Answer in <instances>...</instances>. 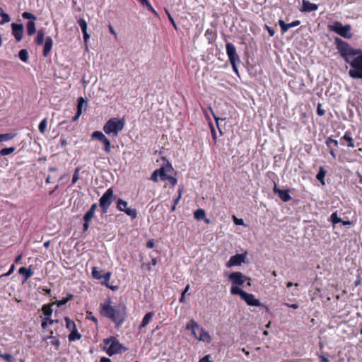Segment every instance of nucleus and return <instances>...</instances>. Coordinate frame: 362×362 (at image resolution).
<instances>
[{
    "label": "nucleus",
    "mask_w": 362,
    "mask_h": 362,
    "mask_svg": "<svg viewBox=\"0 0 362 362\" xmlns=\"http://www.w3.org/2000/svg\"><path fill=\"white\" fill-rule=\"evenodd\" d=\"M334 44L341 57L351 66L349 71V76L354 79H362V50L351 47L339 37L334 38Z\"/></svg>",
    "instance_id": "f257e3e1"
},
{
    "label": "nucleus",
    "mask_w": 362,
    "mask_h": 362,
    "mask_svg": "<svg viewBox=\"0 0 362 362\" xmlns=\"http://www.w3.org/2000/svg\"><path fill=\"white\" fill-rule=\"evenodd\" d=\"M110 303V300L108 299L107 301L100 303V315L111 320L116 324L117 327H119L125 320L126 313L121 310L119 308L111 305Z\"/></svg>",
    "instance_id": "f03ea898"
},
{
    "label": "nucleus",
    "mask_w": 362,
    "mask_h": 362,
    "mask_svg": "<svg viewBox=\"0 0 362 362\" xmlns=\"http://www.w3.org/2000/svg\"><path fill=\"white\" fill-rule=\"evenodd\" d=\"M185 329L191 330L193 337L198 341L207 344L211 341V337L209 332L206 331L193 319L186 324Z\"/></svg>",
    "instance_id": "7ed1b4c3"
},
{
    "label": "nucleus",
    "mask_w": 362,
    "mask_h": 362,
    "mask_svg": "<svg viewBox=\"0 0 362 362\" xmlns=\"http://www.w3.org/2000/svg\"><path fill=\"white\" fill-rule=\"evenodd\" d=\"M125 125V120L124 118L118 119L116 117L110 118L108 119L103 126V131L107 135L112 136H117L119 132H121Z\"/></svg>",
    "instance_id": "20e7f679"
},
{
    "label": "nucleus",
    "mask_w": 362,
    "mask_h": 362,
    "mask_svg": "<svg viewBox=\"0 0 362 362\" xmlns=\"http://www.w3.org/2000/svg\"><path fill=\"white\" fill-rule=\"evenodd\" d=\"M103 343L105 345V349L106 354L109 356H112L118 354H122L127 350V348L122 345L115 337H110L109 338L104 339Z\"/></svg>",
    "instance_id": "39448f33"
},
{
    "label": "nucleus",
    "mask_w": 362,
    "mask_h": 362,
    "mask_svg": "<svg viewBox=\"0 0 362 362\" xmlns=\"http://www.w3.org/2000/svg\"><path fill=\"white\" fill-rule=\"evenodd\" d=\"M327 28L329 31L334 32L344 38L352 37L351 26L349 24L343 25L341 22L335 21L332 24H329Z\"/></svg>",
    "instance_id": "423d86ee"
},
{
    "label": "nucleus",
    "mask_w": 362,
    "mask_h": 362,
    "mask_svg": "<svg viewBox=\"0 0 362 362\" xmlns=\"http://www.w3.org/2000/svg\"><path fill=\"white\" fill-rule=\"evenodd\" d=\"M114 190L112 187L107 189L99 199L100 207L103 214H106L113 201L115 199Z\"/></svg>",
    "instance_id": "0eeeda50"
},
{
    "label": "nucleus",
    "mask_w": 362,
    "mask_h": 362,
    "mask_svg": "<svg viewBox=\"0 0 362 362\" xmlns=\"http://www.w3.org/2000/svg\"><path fill=\"white\" fill-rule=\"evenodd\" d=\"M226 49L233 71L238 73L236 64L240 62V58L236 52L235 47L232 43L227 42L226 45Z\"/></svg>",
    "instance_id": "6e6552de"
},
{
    "label": "nucleus",
    "mask_w": 362,
    "mask_h": 362,
    "mask_svg": "<svg viewBox=\"0 0 362 362\" xmlns=\"http://www.w3.org/2000/svg\"><path fill=\"white\" fill-rule=\"evenodd\" d=\"M128 203L119 198L117 201V209L122 212L125 213L127 216H130L132 219H134L137 216V211L135 209L128 208Z\"/></svg>",
    "instance_id": "1a4fd4ad"
},
{
    "label": "nucleus",
    "mask_w": 362,
    "mask_h": 362,
    "mask_svg": "<svg viewBox=\"0 0 362 362\" xmlns=\"http://www.w3.org/2000/svg\"><path fill=\"white\" fill-rule=\"evenodd\" d=\"M246 256V253L237 254L231 256L229 261L226 263L227 267L240 265L243 262H245Z\"/></svg>",
    "instance_id": "9d476101"
},
{
    "label": "nucleus",
    "mask_w": 362,
    "mask_h": 362,
    "mask_svg": "<svg viewBox=\"0 0 362 362\" xmlns=\"http://www.w3.org/2000/svg\"><path fill=\"white\" fill-rule=\"evenodd\" d=\"M233 285L242 286L247 280V277L240 272H235L230 274L228 276Z\"/></svg>",
    "instance_id": "9b49d317"
},
{
    "label": "nucleus",
    "mask_w": 362,
    "mask_h": 362,
    "mask_svg": "<svg viewBox=\"0 0 362 362\" xmlns=\"http://www.w3.org/2000/svg\"><path fill=\"white\" fill-rule=\"evenodd\" d=\"M12 34L16 38L17 42L22 40L23 35V25L22 24H18L13 23L11 24Z\"/></svg>",
    "instance_id": "f8f14e48"
},
{
    "label": "nucleus",
    "mask_w": 362,
    "mask_h": 362,
    "mask_svg": "<svg viewBox=\"0 0 362 362\" xmlns=\"http://www.w3.org/2000/svg\"><path fill=\"white\" fill-rule=\"evenodd\" d=\"M241 298L244 300L248 305L250 306H259L261 305V303L258 299L255 298V296L252 293H248L247 292H244Z\"/></svg>",
    "instance_id": "ddd939ff"
},
{
    "label": "nucleus",
    "mask_w": 362,
    "mask_h": 362,
    "mask_svg": "<svg viewBox=\"0 0 362 362\" xmlns=\"http://www.w3.org/2000/svg\"><path fill=\"white\" fill-rule=\"evenodd\" d=\"M340 142L341 145H346L349 148L355 147L354 140L352 137V134L351 131H346L343 136L340 139Z\"/></svg>",
    "instance_id": "4468645a"
},
{
    "label": "nucleus",
    "mask_w": 362,
    "mask_h": 362,
    "mask_svg": "<svg viewBox=\"0 0 362 362\" xmlns=\"http://www.w3.org/2000/svg\"><path fill=\"white\" fill-rule=\"evenodd\" d=\"M273 192L274 194H277L279 198L284 202H287L291 199V197L289 194L288 189H281L277 187L276 185L274 184V187L273 188Z\"/></svg>",
    "instance_id": "2eb2a0df"
},
{
    "label": "nucleus",
    "mask_w": 362,
    "mask_h": 362,
    "mask_svg": "<svg viewBox=\"0 0 362 362\" xmlns=\"http://www.w3.org/2000/svg\"><path fill=\"white\" fill-rule=\"evenodd\" d=\"M279 25L281 27L282 34H284L291 28L296 27L300 25V21H295L290 23H286L282 19L279 20Z\"/></svg>",
    "instance_id": "dca6fc26"
},
{
    "label": "nucleus",
    "mask_w": 362,
    "mask_h": 362,
    "mask_svg": "<svg viewBox=\"0 0 362 362\" xmlns=\"http://www.w3.org/2000/svg\"><path fill=\"white\" fill-rule=\"evenodd\" d=\"M78 24L79 25L83 33L84 42L85 44H87L90 38V35L87 32V23L83 18H80L78 20Z\"/></svg>",
    "instance_id": "f3484780"
},
{
    "label": "nucleus",
    "mask_w": 362,
    "mask_h": 362,
    "mask_svg": "<svg viewBox=\"0 0 362 362\" xmlns=\"http://www.w3.org/2000/svg\"><path fill=\"white\" fill-rule=\"evenodd\" d=\"M53 46V40L51 37H47L45 38V45L43 48V56L47 57L49 55L52 48Z\"/></svg>",
    "instance_id": "a211bd4d"
},
{
    "label": "nucleus",
    "mask_w": 362,
    "mask_h": 362,
    "mask_svg": "<svg viewBox=\"0 0 362 362\" xmlns=\"http://www.w3.org/2000/svg\"><path fill=\"white\" fill-rule=\"evenodd\" d=\"M318 8V6L315 4L310 3L308 1L303 0L302 4V11L304 12H310L313 11H316Z\"/></svg>",
    "instance_id": "6ab92c4d"
},
{
    "label": "nucleus",
    "mask_w": 362,
    "mask_h": 362,
    "mask_svg": "<svg viewBox=\"0 0 362 362\" xmlns=\"http://www.w3.org/2000/svg\"><path fill=\"white\" fill-rule=\"evenodd\" d=\"M18 273L23 276L24 281H27L33 275V272L31 269V267L29 268L22 267L18 269Z\"/></svg>",
    "instance_id": "aec40b11"
},
{
    "label": "nucleus",
    "mask_w": 362,
    "mask_h": 362,
    "mask_svg": "<svg viewBox=\"0 0 362 362\" xmlns=\"http://www.w3.org/2000/svg\"><path fill=\"white\" fill-rule=\"evenodd\" d=\"M111 272H106L105 274H103L102 276V281H101V284L102 285H104L106 287L112 289V290H115L117 288V287L115 286H110L109 284V282H110V278H111Z\"/></svg>",
    "instance_id": "412c9836"
},
{
    "label": "nucleus",
    "mask_w": 362,
    "mask_h": 362,
    "mask_svg": "<svg viewBox=\"0 0 362 362\" xmlns=\"http://www.w3.org/2000/svg\"><path fill=\"white\" fill-rule=\"evenodd\" d=\"M55 303H51L48 304H45L42 307V310L43 312V314L45 315V317H49L52 315L53 313L52 310V305H54Z\"/></svg>",
    "instance_id": "4be33fe9"
},
{
    "label": "nucleus",
    "mask_w": 362,
    "mask_h": 362,
    "mask_svg": "<svg viewBox=\"0 0 362 362\" xmlns=\"http://www.w3.org/2000/svg\"><path fill=\"white\" fill-rule=\"evenodd\" d=\"M153 316H154V312L152 311V312L147 313L144 315L139 328L141 329L142 327H146Z\"/></svg>",
    "instance_id": "5701e85b"
},
{
    "label": "nucleus",
    "mask_w": 362,
    "mask_h": 362,
    "mask_svg": "<svg viewBox=\"0 0 362 362\" xmlns=\"http://www.w3.org/2000/svg\"><path fill=\"white\" fill-rule=\"evenodd\" d=\"M45 33L42 29L38 30L37 32V36L35 39V42L37 45H42L44 42Z\"/></svg>",
    "instance_id": "b1692460"
},
{
    "label": "nucleus",
    "mask_w": 362,
    "mask_h": 362,
    "mask_svg": "<svg viewBox=\"0 0 362 362\" xmlns=\"http://www.w3.org/2000/svg\"><path fill=\"white\" fill-rule=\"evenodd\" d=\"M48 339L51 340L50 341L51 345L54 346L56 348V349L58 350L59 348V346H60L59 339L54 336H47L44 338L45 341H47Z\"/></svg>",
    "instance_id": "393cba45"
},
{
    "label": "nucleus",
    "mask_w": 362,
    "mask_h": 362,
    "mask_svg": "<svg viewBox=\"0 0 362 362\" xmlns=\"http://www.w3.org/2000/svg\"><path fill=\"white\" fill-rule=\"evenodd\" d=\"M68 338L69 341H74L79 340L81 338V334L78 332L77 329H76L71 331Z\"/></svg>",
    "instance_id": "a878e982"
},
{
    "label": "nucleus",
    "mask_w": 362,
    "mask_h": 362,
    "mask_svg": "<svg viewBox=\"0 0 362 362\" xmlns=\"http://www.w3.org/2000/svg\"><path fill=\"white\" fill-rule=\"evenodd\" d=\"M101 142L103 144V151L106 153H110L112 148L110 141L106 136H105Z\"/></svg>",
    "instance_id": "bb28decb"
},
{
    "label": "nucleus",
    "mask_w": 362,
    "mask_h": 362,
    "mask_svg": "<svg viewBox=\"0 0 362 362\" xmlns=\"http://www.w3.org/2000/svg\"><path fill=\"white\" fill-rule=\"evenodd\" d=\"M28 35L31 36L36 32L35 21H28L26 24Z\"/></svg>",
    "instance_id": "cd10ccee"
},
{
    "label": "nucleus",
    "mask_w": 362,
    "mask_h": 362,
    "mask_svg": "<svg viewBox=\"0 0 362 362\" xmlns=\"http://www.w3.org/2000/svg\"><path fill=\"white\" fill-rule=\"evenodd\" d=\"M327 171L324 169L323 167H320L319 172L317 173L316 175L317 180H318L322 185H325V177L326 175Z\"/></svg>",
    "instance_id": "c85d7f7f"
},
{
    "label": "nucleus",
    "mask_w": 362,
    "mask_h": 362,
    "mask_svg": "<svg viewBox=\"0 0 362 362\" xmlns=\"http://www.w3.org/2000/svg\"><path fill=\"white\" fill-rule=\"evenodd\" d=\"M16 133H6L0 134V143L3 141H8L16 137Z\"/></svg>",
    "instance_id": "c756f323"
},
{
    "label": "nucleus",
    "mask_w": 362,
    "mask_h": 362,
    "mask_svg": "<svg viewBox=\"0 0 362 362\" xmlns=\"http://www.w3.org/2000/svg\"><path fill=\"white\" fill-rule=\"evenodd\" d=\"M64 320L66 322V329L70 331L77 329L74 321L71 320L69 317H65Z\"/></svg>",
    "instance_id": "7c9ffc66"
},
{
    "label": "nucleus",
    "mask_w": 362,
    "mask_h": 362,
    "mask_svg": "<svg viewBox=\"0 0 362 362\" xmlns=\"http://www.w3.org/2000/svg\"><path fill=\"white\" fill-rule=\"evenodd\" d=\"M74 298V295L72 293H67L66 298H63L62 299L57 300L55 303V304L57 305V306H62L65 305L69 300H71Z\"/></svg>",
    "instance_id": "2f4dec72"
},
{
    "label": "nucleus",
    "mask_w": 362,
    "mask_h": 362,
    "mask_svg": "<svg viewBox=\"0 0 362 362\" xmlns=\"http://www.w3.org/2000/svg\"><path fill=\"white\" fill-rule=\"evenodd\" d=\"M57 320H52L49 317H45L42 322L41 326L43 329H45L49 325H52L54 323H57Z\"/></svg>",
    "instance_id": "473e14b6"
},
{
    "label": "nucleus",
    "mask_w": 362,
    "mask_h": 362,
    "mask_svg": "<svg viewBox=\"0 0 362 362\" xmlns=\"http://www.w3.org/2000/svg\"><path fill=\"white\" fill-rule=\"evenodd\" d=\"M158 264L157 258L153 257L151 259V262L148 264H142L141 268L142 269H146L148 271H150L151 269V266H156Z\"/></svg>",
    "instance_id": "72a5a7b5"
},
{
    "label": "nucleus",
    "mask_w": 362,
    "mask_h": 362,
    "mask_svg": "<svg viewBox=\"0 0 362 362\" xmlns=\"http://www.w3.org/2000/svg\"><path fill=\"white\" fill-rule=\"evenodd\" d=\"M205 211L202 209H199L196 210L194 213V216L197 220H202L205 218Z\"/></svg>",
    "instance_id": "f704fd0d"
},
{
    "label": "nucleus",
    "mask_w": 362,
    "mask_h": 362,
    "mask_svg": "<svg viewBox=\"0 0 362 362\" xmlns=\"http://www.w3.org/2000/svg\"><path fill=\"white\" fill-rule=\"evenodd\" d=\"M244 292L245 291L243 290H242L236 285H233V286L230 288V293L233 295H239L241 297Z\"/></svg>",
    "instance_id": "c9c22d12"
},
{
    "label": "nucleus",
    "mask_w": 362,
    "mask_h": 362,
    "mask_svg": "<svg viewBox=\"0 0 362 362\" xmlns=\"http://www.w3.org/2000/svg\"><path fill=\"white\" fill-rule=\"evenodd\" d=\"M0 16L2 17V21L1 22V24L8 23L11 21V18H10L9 15L6 13L1 7H0Z\"/></svg>",
    "instance_id": "e433bc0d"
},
{
    "label": "nucleus",
    "mask_w": 362,
    "mask_h": 362,
    "mask_svg": "<svg viewBox=\"0 0 362 362\" xmlns=\"http://www.w3.org/2000/svg\"><path fill=\"white\" fill-rule=\"evenodd\" d=\"M105 136V135L102 132H100V131H95L91 134L92 139H97L100 141H101Z\"/></svg>",
    "instance_id": "4c0bfd02"
},
{
    "label": "nucleus",
    "mask_w": 362,
    "mask_h": 362,
    "mask_svg": "<svg viewBox=\"0 0 362 362\" xmlns=\"http://www.w3.org/2000/svg\"><path fill=\"white\" fill-rule=\"evenodd\" d=\"M325 144L327 148L332 147V144H333L334 147H337L339 142L337 140L332 139V136H329L326 139Z\"/></svg>",
    "instance_id": "58836bf2"
},
{
    "label": "nucleus",
    "mask_w": 362,
    "mask_h": 362,
    "mask_svg": "<svg viewBox=\"0 0 362 362\" xmlns=\"http://www.w3.org/2000/svg\"><path fill=\"white\" fill-rule=\"evenodd\" d=\"M19 58L24 62H26L28 59V52L26 49H21L18 53Z\"/></svg>",
    "instance_id": "ea45409f"
},
{
    "label": "nucleus",
    "mask_w": 362,
    "mask_h": 362,
    "mask_svg": "<svg viewBox=\"0 0 362 362\" xmlns=\"http://www.w3.org/2000/svg\"><path fill=\"white\" fill-rule=\"evenodd\" d=\"M15 149L16 148L14 147L4 148L1 150H0V156L9 155L13 153Z\"/></svg>",
    "instance_id": "a19ab883"
},
{
    "label": "nucleus",
    "mask_w": 362,
    "mask_h": 362,
    "mask_svg": "<svg viewBox=\"0 0 362 362\" xmlns=\"http://www.w3.org/2000/svg\"><path fill=\"white\" fill-rule=\"evenodd\" d=\"M92 276L94 279L101 280L102 279V271L98 270L97 267H94L92 269Z\"/></svg>",
    "instance_id": "79ce46f5"
},
{
    "label": "nucleus",
    "mask_w": 362,
    "mask_h": 362,
    "mask_svg": "<svg viewBox=\"0 0 362 362\" xmlns=\"http://www.w3.org/2000/svg\"><path fill=\"white\" fill-rule=\"evenodd\" d=\"M330 219L333 225H335L342 221V219L338 217L337 211L331 214Z\"/></svg>",
    "instance_id": "37998d69"
},
{
    "label": "nucleus",
    "mask_w": 362,
    "mask_h": 362,
    "mask_svg": "<svg viewBox=\"0 0 362 362\" xmlns=\"http://www.w3.org/2000/svg\"><path fill=\"white\" fill-rule=\"evenodd\" d=\"M47 119H43L39 124L38 129L40 133L44 134L47 128Z\"/></svg>",
    "instance_id": "c03bdc74"
},
{
    "label": "nucleus",
    "mask_w": 362,
    "mask_h": 362,
    "mask_svg": "<svg viewBox=\"0 0 362 362\" xmlns=\"http://www.w3.org/2000/svg\"><path fill=\"white\" fill-rule=\"evenodd\" d=\"M22 17L24 19L32 20L31 21H35L37 20V17L34 14L27 11L22 13Z\"/></svg>",
    "instance_id": "a18cd8bd"
},
{
    "label": "nucleus",
    "mask_w": 362,
    "mask_h": 362,
    "mask_svg": "<svg viewBox=\"0 0 362 362\" xmlns=\"http://www.w3.org/2000/svg\"><path fill=\"white\" fill-rule=\"evenodd\" d=\"M157 172L158 173V175L162 180H165L168 179V176L167 175L164 168L162 167L160 169H158Z\"/></svg>",
    "instance_id": "49530a36"
},
{
    "label": "nucleus",
    "mask_w": 362,
    "mask_h": 362,
    "mask_svg": "<svg viewBox=\"0 0 362 362\" xmlns=\"http://www.w3.org/2000/svg\"><path fill=\"white\" fill-rule=\"evenodd\" d=\"M86 319L93 321L96 325L98 323V319L93 315L92 312L88 311L86 313Z\"/></svg>",
    "instance_id": "de8ad7c7"
},
{
    "label": "nucleus",
    "mask_w": 362,
    "mask_h": 362,
    "mask_svg": "<svg viewBox=\"0 0 362 362\" xmlns=\"http://www.w3.org/2000/svg\"><path fill=\"white\" fill-rule=\"evenodd\" d=\"M95 213L92 211L88 210L83 216V220H88L89 221L94 217Z\"/></svg>",
    "instance_id": "09e8293b"
},
{
    "label": "nucleus",
    "mask_w": 362,
    "mask_h": 362,
    "mask_svg": "<svg viewBox=\"0 0 362 362\" xmlns=\"http://www.w3.org/2000/svg\"><path fill=\"white\" fill-rule=\"evenodd\" d=\"M84 103H86V101L84 100L83 98H80L78 100L77 111L80 110L81 113H82V108Z\"/></svg>",
    "instance_id": "8fccbe9b"
},
{
    "label": "nucleus",
    "mask_w": 362,
    "mask_h": 362,
    "mask_svg": "<svg viewBox=\"0 0 362 362\" xmlns=\"http://www.w3.org/2000/svg\"><path fill=\"white\" fill-rule=\"evenodd\" d=\"M0 358H4L8 362H12L13 357L10 354H0Z\"/></svg>",
    "instance_id": "3c124183"
},
{
    "label": "nucleus",
    "mask_w": 362,
    "mask_h": 362,
    "mask_svg": "<svg viewBox=\"0 0 362 362\" xmlns=\"http://www.w3.org/2000/svg\"><path fill=\"white\" fill-rule=\"evenodd\" d=\"M79 178V169L76 168L72 177V184H75Z\"/></svg>",
    "instance_id": "603ef678"
},
{
    "label": "nucleus",
    "mask_w": 362,
    "mask_h": 362,
    "mask_svg": "<svg viewBox=\"0 0 362 362\" xmlns=\"http://www.w3.org/2000/svg\"><path fill=\"white\" fill-rule=\"evenodd\" d=\"M144 6H146V8L151 11V13H153L154 15L156 16H158V13L156 12V11L153 8V7L151 6V4H150L149 1H148L146 4H145L144 5Z\"/></svg>",
    "instance_id": "864d4df0"
},
{
    "label": "nucleus",
    "mask_w": 362,
    "mask_h": 362,
    "mask_svg": "<svg viewBox=\"0 0 362 362\" xmlns=\"http://www.w3.org/2000/svg\"><path fill=\"white\" fill-rule=\"evenodd\" d=\"M144 6H146V8L151 11V13H153L154 15L156 16H158V13L156 12V11L153 8V7L151 6V4H150L149 1H148L146 4H145L144 5Z\"/></svg>",
    "instance_id": "5fc2aeb1"
},
{
    "label": "nucleus",
    "mask_w": 362,
    "mask_h": 362,
    "mask_svg": "<svg viewBox=\"0 0 362 362\" xmlns=\"http://www.w3.org/2000/svg\"><path fill=\"white\" fill-rule=\"evenodd\" d=\"M317 114L319 116H324L325 115V110L322 108V105L318 103L317 107Z\"/></svg>",
    "instance_id": "6e6d98bb"
},
{
    "label": "nucleus",
    "mask_w": 362,
    "mask_h": 362,
    "mask_svg": "<svg viewBox=\"0 0 362 362\" xmlns=\"http://www.w3.org/2000/svg\"><path fill=\"white\" fill-rule=\"evenodd\" d=\"M165 12H166V14L168 16V18L170 23L173 25V26L175 28V29H177V25H176L173 18L172 17V16L170 15V13H169V11L168 10H165Z\"/></svg>",
    "instance_id": "4d7b16f0"
},
{
    "label": "nucleus",
    "mask_w": 362,
    "mask_h": 362,
    "mask_svg": "<svg viewBox=\"0 0 362 362\" xmlns=\"http://www.w3.org/2000/svg\"><path fill=\"white\" fill-rule=\"evenodd\" d=\"M233 219L235 225L243 226L244 224V221L242 218H238L235 216H233Z\"/></svg>",
    "instance_id": "13d9d810"
},
{
    "label": "nucleus",
    "mask_w": 362,
    "mask_h": 362,
    "mask_svg": "<svg viewBox=\"0 0 362 362\" xmlns=\"http://www.w3.org/2000/svg\"><path fill=\"white\" fill-rule=\"evenodd\" d=\"M182 189L180 188L178 189V195L177 197L174 199V204L175 205H177V204L179 203L181 197H182Z\"/></svg>",
    "instance_id": "bf43d9fd"
},
{
    "label": "nucleus",
    "mask_w": 362,
    "mask_h": 362,
    "mask_svg": "<svg viewBox=\"0 0 362 362\" xmlns=\"http://www.w3.org/2000/svg\"><path fill=\"white\" fill-rule=\"evenodd\" d=\"M211 136H212L213 140L214 141V142H216V140H217L216 132L215 129L212 124H211Z\"/></svg>",
    "instance_id": "052dcab7"
},
{
    "label": "nucleus",
    "mask_w": 362,
    "mask_h": 362,
    "mask_svg": "<svg viewBox=\"0 0 362 362\" xmlns=\"http://www.w3.org/2000/svg\"><path fill=\"white\" fill-rule=\"evenodd\" d=\"M158 173L157 172V170H156L151 175V180H153V182H157L158 181Z\"/></svg>",
    "instance_id": "680f3d73"
},
{
    "label": "nucleus",
    "mask_w": 362,
    "mask_h": 362,
    "mask_svg": "<svg viewBox=\"0 0 362 362\" xmlns=\"http://www.w3.org/2000/svg\"><path fill=\"white\" fill-rule=\"evenodd\" d=\"M168 180H169L170 183L172 185H175L177 182V180L175 177H173V176H170L169 175L168 177Z\"/></svg>",
    "instance_id": "e2e57ef3"
},
{
    "label": "nucleus",
    "mask_w": 362,
    "mask_h": 362,
    "mask_svg": "<svg viewBox=\"0 0 362 362\" xmlns=\"http://www.w3.org/2000/svg\"><path fill=\"white\" fill-rule=\"evenodd\" d=\"M265 28L267 29V30L268 31V33L271 37H273L274 35L275 31L274 29H272L271 27L268 26L267 25H265Z\"/></svg>",
    "instance_id": "0e129e2a"
},
{
    "label": "nucleus",
    "mask_w": 362,
    "mask_h": 362,
    "mask_svg": "<svg viewBox=\"0 0 362 362\" xmlns=\"http://www.w3.org/2000/svg\"><path fill=\"white\" fill-rule=\"evenodd\" d=\"M320 362H329V360L323 354H319Z\"/></svg>",
    "instance_id": "69168bd1"
},
{
    "label": "nucleus",
    "mask_w": 362,
    "mask_h": 362,
    "mask_svg": "<svg viewBox=\"0 0 362 362\" xmlns=\"http://www.w3.org/2000/svg\"><path fill=\"white\" fill-rule=\"evenodd\" d=\"M83 229L84 231H87L89 228V223L90 221L88 220H83Z\"/></svg>",
    "instance_id": "338daca9"
},
{
    "label": "nucleus",
    "mask_w": 362,
    "mask_h": 362,
    "mask_svg": "<svg viewBox=\"0 0 362 362\" xmlns=\"http://www.w3.org/2000/svg\"><path fill=\"white\" fill-rule=\"evenodd\" d=\"M210 357V355H206L202 358L199 362H212L209 360Z\"/></svg>",
    "instance_id": "774afa93"
}]
</instances>
